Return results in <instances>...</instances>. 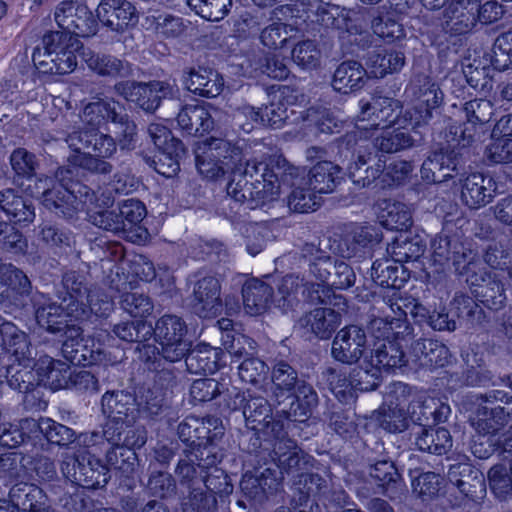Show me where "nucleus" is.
Listing matches in <instances>:
<instances>
[{"mask_svg": "<svg viewBox=\"0 0 512 512\" xmlns=\"http://www.w3.org/2000/svg\"><path fill=\"white\" fill-rule=\"evenodd\" d=\"M34 197H42L44 206L57 215L71 217L75 212L87 210L90 221L97 227L111 231H123V219L116 210H105L89 188L79 183L71 188L66 183H55L52 178L35 181Z\"/></svg>", "mask_w": 512, "mask_h": 512, "instance_id": "nucleus-1", "label": "nucleus"}, {"mask_svg": "<svg viewBox=\"0 0 512 512\" xmlns=\"http://www.w3.org/2000/svg\"><path fill=\"white\" fill-rule=\"evenodd\" d=\"M119 445L121 432L111 424H106L103 433L92 432L80 434L74 438L73 446L63 454L61 471L65 478L85 486L98 488L108 482V468L99 459L90 455L89 449H94L104 442Z\"/></svg>", "mask_w": 512, "mask_h": 512, "instance_id": "nucleus-2", "label": "nucleus"}, {"mask_svg": "<svg viewBox=\"0 0 512 512\" xmlns=\"http://www.w3.org/2000/svg\"><path fill=\"white\" fill-rule=\"evenodd\" d=\"M285 166L284 159L270 160L269 163L256 159L247 161L244 174L251 178L259 175L260 178L250 184L244 178L232 180L227 185V194L240 203L247 200L254 201L256 205L272 202L278 199L283 188L287 186L286 178L297 174V168Z\"/></svg>", "mask_w": 512, "mask_h": 512, "instance_id": "nucleus-3", "label": "nucleus"}, {"mask_svg": "<svg viewBox=\"0 0 512 512\" xmlns=\"http://www.w3.org/2000/svg\"><path fill=\"white\" fill-rule=\"evenodd\" d=\"M76 320L68 313L66 304L45 302L36 310V321L40 327L50 333L65 330V340L62 345L63 356L73 364L92 365L102 361V345L94 339H83L82 331L74 324Z\"/></svg>", "mask_w": 512, "mask_h": 512, "instance_id": "nucleus-4", "label": "nucleus"}, {"mask_svg": "<svg viewBox=\"0 0 512 512\" xmlns=\"http://www.w3.org/2000/svg\"><path fill=\"white\" fill-rule=\"evenodd\" d=\"M385 395L384 406L380 412V424L388 432H401L407 428L409 414L410 419L424 425L429 416H434L435 421H443L450 413L449 406L441 405L438 410H432L426 403L424 395L411 396V388L403 382H394L388 387Z\"/></svg>", "mask_w": 512, "mask_h": 512, "instance_id": "nucleus-5", "label": "nucleus"}, {"mask_svg": "<svg viewBox=\"0 0 512 512\" xmlns=\"http://www.w3.org/2000/svg\"><path fill=\"white\" fill-rule=\"evenodd\" d=\"M66 142L72 153L68 156V168H61L56 174L59 183H64L67 178L65 173L72 174V169L83 168L98 174L112 172V165L105 160L117 151V144L112 136L97 130L82 131L79 128L69 133Z\"/></svg>", "mask_w": 512, "mask_h": 512, "instance_id": "nucleus-6", "label": "nucleus"}, {"mask_svg": "<svg viewBox=\"0 0 512 512\" xmlns=\"http://www.w3.org/2000/svg\"><path fill=\"white\" fill-rule=\"evenodd\" d=\"M81 43L64 32L52 31L42 38V47H37L32 60L43 74L65 75L77 67V52Z\"/></svg>", "mask_w": 512, "mask_h": 512, "instance_id": "nucleus-7", "label": "nucleus"}, {"mask_svg": "<svg viewBox=\"0 0 512 512\" xmlns=\"http://www.w3.org/2000/svg\"><path fill=\"white\" fill-rule=\"evenodd\" d=\"M403 341H378L370 353L364 356L358 370L359 376L363 378L364 388L375 389L380 384L383 372L395 371L405 366L406 357L401 344Z\"/></svg>", "mask_w": 512, "mask_h": 512, "instance_id": "nucleus-8", "label": "nucleus"}, {"mask_svg": "<svg viewBox=\"0 0 512 512\" xmlns=\"http://www.w3.org/2000/svg\"><path fill=\"white\" fill-rule=\"evenodd\" d=\"M63 287L66 296L62 302L75 319L85 317L88 309L99 316H104L112 310V302L108 296L100 297L97 293H91L84 283V277L74 271L64 275Z\"/></svg>", "mask_w": 512, "mask_h": 512, "instance_id": "nucleus-9", "label": "nucleus"}, {"mask_svg": "<svg viewBox=\"0 0 512 512\" xmlns=\"http://www.w3.org/2000/svg\"><path fill=\"white\" fill-rule=\"evenodd\" d=\"M406 91L413 97L414 106L406 111L405 121L408 120L412 129L416 130L429 123L433 110L443 101V94L438 84L428 76L414 78Z\"/></svg>", "mask_w": 512, "mask_h": 512, "instance_id": "nucleus-10", "label": "nucleus"}, {"mask_svg": "<svg viewBox=\"0 0 512 512\" xmlns=\"http://www.w3.org/2000/svg\"><path fill=\"white\" fill-rule=\"evenodd\" d=\"M160 409L158 402H147L145 406H140L134 395L125 391L106 392L102 396V411L108 418L106 424H111L114 428L119 425L129 426L141 415H157Z\"/></svg>", "mask_w": 512, "mask_h": 512, "instance_id": "nucleus-11", "label": "nucleus"}, {"mask_svg": "<svg viewBox=\"0 0 512 512\" xmlns=\"http://www.w3.org/2000/svg\"><path fill=\"white\" fill-rule=\"evenodd\" d=\"M152 333L161 347L163 358L167 361L178 362L191 350V342L185 338L186 323L179 316L163 315L156 321Z\"/></svg>", "mask_w": 512, "mask_h": 512, "instance_id": "nucleus-12", "label": "nucleus"}, {"mask_svg": "<svg viewBox=\"0 0 512 512\" xmlns=\"http://www.w3.org/2000/svg\"><path fill=\"white\" fill-rule=\"evenodd\" d=\"M54 20L61 32L69 36L91 37L97 33L98 21L88 6L77 0H64L54 10Z\"/></svg>", "mask_w": 512, "mask_h": 512, "instance_id": "nucleus-13", "label": "nucleus"}, {"mask_svg": "<svg viewBox=\"0 0 512 512\" xmlns=\"http://www.w3.org/2000/svg\"><path fill=\"white\" fill-rule=\"evenodd\" d=\"M359 108L355 122V127L359 131L387 129L398 123L402 112L399 100L381 96L373 97L371 101L361 100Z\"/></svg>", "mask_w": 512, "mask_h": 512, "instance_id": "nucleus-14", "label": "nucleus"}, {"mask_svg": "<svg viewBox=\"0 0 512 512\" xmlns=\"http://www.w3.org/2000/svg\"><path fill=\"white\" fill-rule=\"evenodd\" d=\"M298 12L305 14L304 21L318 23L325 28L346 30L349 33L356 32L352 25L357 12L352 9L342 8L337 5L323 2L322 0H299Z\"/></svg>", "mask_w": 512, "mask_h": 512, "instance_id": "nucleus-15", "label": "nucleus"}, {"mask_svg": "<svg viewBox=\"0 0 512 512\" xmlns=\"http://www.w3.org/2000/svg\"><path fill=\"white\" fill-rule=\"evenodd\" d=\"M148 132L158 149L154 160L155 170L168 178L175 176L180 170L179 160L185 154L183 144L173 137L164 125L153 123L149 126Z\"/></svg>", "mask_w": 512, "mask_h": 512, "instance_id": "nucleus-16", "label": "nucleus"}, {"mask_svg": "<svg viewBox=\"0 0 512 512\" xmlns=\"http://www.w3.org/2000/svg\"><path fill=\"white\" fill-rule=\"evenodd\" d=\"M176 84L170 81H152L149 83L120 82L116 91L126 100L136 103L147 112L155 111L162 98L172 97Z\"/></svg>", "mask_w": 512, "mask_h": 512, "instance_id": "nucleus-17", "label": "nucleus"}, {"mask_svg": "<svg viewBox=\"0 0 512 512\" xmlns=\"http://www.w3.org/2000/svg\"><path fill=\"white\" fill-rule=\"evenodd\" d=\"M227 406L231 410H242L248 426L254 430H267L271 427V408L268 401L261 396L240 392L234 388L229 394Z\"/></svg>", "mask_w": 512, "mask_h": 512, "instance_id": "nucleus-18", "label": "nucleus"}, {"mask_svg": "<svg viewBox=\"0 0 512 512\" xmlns=\"http://www.w3.org/2000/svg\"><path fill=\"white\" fill-rule=\"evenodd\" d=\"M494 413V410L490 413L484 412L472 420L475 434L472 436L470 449L472 454L479 459L489 458L496 445L500 444L499 431L502 423L496 419Z\"/></svg>", "mask_w": 512, "mask_h": 512, "instance_id": "nucleus-19", "label": "nucleus"}, {"mask_svg": "<svg viewBox=\"0 0 512 512\" xmlns=\"http://www.w3.org/2000/svg\"><path fill=\"white\" fill-rule=\"evenodd\" d=\"M224 434L222 421L214 416H207L203 419L190 416L182 421L178 426V435L184 442L195 443L198 445H212Z\"/></svg>", "mask_w": 512, "mask_h": 512, "instance_id": "nucleus-20", "label": "nucleus"}, {"mask_svg": "<svg viewBox=\"0 0 512 512\" xmlns=\"http://www.w3.org/2000/svg\"><path fill=\"white\" fill-rule=\"evenodd\" d=\"M365 345L366 334L361 327L345 326L337 332L332 342L331 354L339 362L353 364L363 355Z\"/></svg>", "mask_w": 512, "mask_h": 512, "instance_id": "nucleus-21", "label": "nucleus"}, {"mask_svg": "<svg viewBox=\"0 0 512 512\" xmlns=\"http://www.w3.org/2000/svg\"><path fill=\"white\" fill-rule=\"evenodd\" d=\"M497 192V183L489 175L472 173L462 180L461 200L472 209H478L490 203Z\"/></svg>", "mask_w": 512, "mask_h": 512, "instance_id": "nucleus-22", "label": "nucleus"}, {"mask_svg": "<svg viewBox=\"0 0 512 512\" xmlns=\"http://www.w3.org/2000/svg\"><path fill=\"white\" fill-rule=\"evenodd\" d=\"M221 286L219 280L212 275L200 278L193 289V309L202 318H210L221 308Z\"/></svg>", "mask_w": 512, "mask_h": 512, "instance_id": "nucleus-23", "label": "nucleus"}, {"mask_svg": "<svg viewBox=\"0 0 512 512\" xmlns=\"http://www.w3.org/2000/svg\"><path fill=\"white\" fill-rule=\"evenodd\" d=\"M97 18L113 31H122L137 21L136 9L128 0H102Z\"/></svg>", "mask_w": 512, "mask_h": 512, "instance_id": "nucleus-24", "label": "nucleus"}, {"mask_svg": "<svg viewBox=\"0 0 512 512\" xmlns=\"http://www.w3.org/2000/svg\"><path fill=\"white\" fill-rule=\"evenodd\" d=\"M37 384L49 387L51 390L69 389L70 367L60 360L44 355L34 364Z\"/></svg>", "mask_w": 512, "mask_h": 512, "instance_id": "nucleus-25", "label": "nucleus"}, {"mask_svg": "<svg viewBox=\"0 0 512 512\" xmlns=\"http://www.w3.org/2000/svg\"><path fill=\"white\" fill-rule=\"evenodd\" d=\"M183 83L189 91L208 98L220 95L224 87V80L217 71L203 67L189 71Z\"/></svg>", "mask_w": 512, "mask_h": 512, "instance_id": "nucleus-26", "label": "nucleus"}, {"mask_svg": "<svg viewBox=\"0 0 512 512\" xmlns=\"http://www.w3.org/2000/svg\"><path fill=\"white\" fill-rule=\"evenodd\" d=\"M117 110H121V104L110 98H95L87 103L80 115V121L83 126L77 127L82 131H95L107 121L116 119Z\"/></svg>", "mask_w": 512, "mask_h": 512, "instance_id": "nucleus-27", "label": "nucleus"}, {"mask_svg": "<svg viewBox=\"0 0 512 512\" xmlns=\"http://www.w3.org/2000/svg\"><path fill=\"white\" fill-rule=\"evenodd\" d=\"M375 213L379 223L390 230H406L412 224L410 207L400 201L382 199L376 204Z\"/></svg>", "mask_w": 512, "mask_h": 512, "instance_id": "nucleus-28", "label": "nucleus"}, {"mask_svg": "<svg viewBox=\"0 0 512 512\" xmlns=\"http://www.w3.org/2000/svg\"><path fill=\"white\" fill-rule=\"evenodd\" d=\"M271 432H275V443L273 444L272 459L277 466L284 471H290L299 466L302 451L296 443L286 437L280 423H272Z\"/></svg>", "mask_w": 512, "mask_h": 512, "instance_id": "nucleus-29", "label": "nucleus"}, {"mask_svg": "<svg viewBox=\"0 0 512 512\" xmlns=\"http://www.w3.org/2000/svg\"><path fill=\"white\" fill-rule=\"evenodd\" d=\"M0 335L6 350L12 354L14 360L24 367H29L33 357L30 341L25 332L19 330L11 322L0 325Z\"/></svg>", "mask_w": 512, "mask_h": 512, "instance_id": "nucleus-30", "label": "nucleus"}, {"mask_svg": "<svg viewBox=\"0 0 512 512\" xmlns=\"http://www.w3.org/2000/svg\"><path fill=\"white\" fill-rule=\"evenodd\" d=\"M492 111L490 101L475 99L467 102L464 107L467 122L462 130V138L468 142L479 139L484 132V125L492 116Z\"/></svg>", "mask_w": 512, "mask_h": 512, "instance_id": "nucleus-31", "label": "nucleus"}, {"mask_svg": "<svg viewBox=\"0 0 512 512\" xmlns=\"http://www.w3.org/2000/svg\"><path fill=\"white\" fill-rule=\"evenodd\" d=\"M280 485V479L269 468L260 474H245L241 480L242 491L249 498L259 502L277 493Z\"/></svg>", "mask_w": 512, "mask_h": 512, "instance_id": "nucleus-32", "label": "nucleus"}, {"mask_svg": "<svg viewBox=\"0 0 512 512\" xmlns=\"http://www.w3.org/2000/svg\"><path fill=\"white\" fill-rule=\"evenodd\" d=\"M342 168L332 161H318L310 169L307 185L320 194L334 191L342 180Z\"/></svg>", "mask_w": 512, "mask_h": 512, "instance_id": "nucleus-33", "label": "nucleus"}, {"mask_svg": "<svg viewBox=\"0 0 512 512\" xmlns=\"http://www.w3.org/2000/svg\"><path fill=\"white\" fill-rule=\"evenodd\" d=\"M192 373L213 374L225 364L224 352L220 348L200 345L184 357Z\"/></svg>", "mask_w": 512, "mask_h": 512, "instance_id": "nucleus-34", "label": "nucleus"}, {"mask_svg": "<svg viewBox=\"0 0 512 512\" xmlns=\"http://www.w3.org/2000/svg\"><path fill=\"white\" fill-rule=\"evenodd\" d=\"M478 2L479 0H450L445 16L452 31L462 34L476 24Z\"/></svg>", "mask_w": 512, "mask_h": 512, "instance_id": "nucleus-35", "label": "nucleus"}, {"mask_svg": "<svg viewBox=\"0 0 512 512\" xmlns=\"http://www.w3.org/2000/svg\"><path fill=\"white\" fill-rule=\"evenodd\" d=\"M367 71L356 61L342 62L335 70L332 87L334 90L347 94L361 89L366 82Z\"/></svg>", "mask_w": 512, "mask_h": 512, "instance_id": "nucleus-36", "label": "nucleus"}, {"mask_svg": "<svg viewBox=\"0 0 512 512\" xmlns=\"http://www.w3.org/2000/svg\"><path fill=\"white\" fill-rule=\"evenodd\" d=\"M412 353L423 367L441 368L449 364V349L442 343L432 339H420L412 345Z\"/></svg>", "mask_w": 512, "mask_h": 512, "instance_id": "nucleus-37", "label": "nucleus"}, {"mask_svg": "<svg viewBox=\"0 0 512 512\" xmlns=\"http://www.w3.org/2000/svg\"><path fill=\"white\" fill-rule=\"evenodd\" d=\"M370 330L379 341L390 339L406 340L411 334V328L408 323L397 315L396 312L385 311L384 317L371 320Z\"/></svg>", "mask_w": 512, "mask_h": 512, "instance_id": "nucleus-38", "label": "nucleus"}, {"mask_svg": "<svg viewBox=\"0 0 512 512\" xmlns=\"http://www.w3.org/2000/svg\"><path fill=\"white\" fill-rule=\"evenodd\" d=\"M341 322L338 312L330 308H316L300 320L303 327L308 328L320 339H328Z\"/></svg>", "mask_w": 512, "mask_h": 512, "instance_id": "nucleus-39", "label": "nucleus"}, {"mask_svg": "<svg viewBox=\"0 0 512 512\" xmlns=\"http://www.w3.org/2000/svg\"><path fill=\"white\" fill-rule=\"evenodd\" d=\"M272 293V288L260 280L246 282L242 290L245 312L251 316L263 314L269 308Z\"/></svg>", "mask_w": 512, "mask_h": 512, "instance_id": "nucleus-40", "label": "nucleus"}, {"mask_svg": "<svg viewBox=\"0 0 512 512\" xmlns=\"http://www.w3.org/2000/svg\"><path fill=\"white\" fill-rule=\"evenodd\" d=\"M359 366L355 367L349 375L330 371L328 382L331 391L341 402H348L356 397L357 391H371L364 388L363 378L358 373Z\"/></svg>", "mask_w": 512, "mask_h": 512, "instance_id": "nucleus-41", "label": "nucleus"}, {"mask_svg": "<svg viewBox=\"0 0 512 512\" xmlns=\"http://www.w3.org/2000/svg\"><path fill=\"white\" fill-rule=\"evenodd\" d=\"M177 123L188 134H203L213 128L212 115L204 105H189L177 115Z\"/></svg>", "mask_w": 512, "mask_h": 512, "instance_id": "nucleus-42", "label": "nucleus"}, {"mask_svg": "<svg viewBox=\"0 0 512 512\" xmlns=\"http://www.w3.org/2000/svg\"><path fill=\"white\" fill-rule=\"evenodd\" d=\"M371 277L376 284L392 288H400L407 279L404 266L393 258L374 261Z\"/></svg>", "mask_w": 512, "mask_h": 512, "instance_id": "nucleus-43", "label": "nucleus"}, {"mask_svg": "<svg viewBox=\"0 0 512 512\" xmlns=\"http://www.w3.org/2000/svg\"><path fill=\"white\" fill-rule=\"evenodd\" d=\"M427 421L419 426L420 431L416 432V445L421 451L441 455L452 446L450 432L443 427L424 428Z\"/></svg>", "mask_w": 512, "mask_h": 512, "instance_id": "nucleus-44", "label": "nucleus"}, {"mask_svg": "<svg viewBox=\"0 0 512 512\" xmlns=\"http://www.w3.org/2000/svg\"><path fill=\"white\" fill-rule=\"evenodd\" d=\"M9 498L15 503L18 510L26 512H39L45 507L46 496L42 489L33 484L19 483L9 492Z\"/></svg>", "mask_w": 512, "mask_h": 512, "instance_id": "nucleus-45", "label": "nucleus"}, {"mask_svg": "<svg viewBox=\"0 0 512 512\" xmlns=\"http://www.w3.org/2000/svg\"><path fill=\"white\" fill-rule=\"evenodd\" d=\"M426 244L419 235L401 233L387 247V252L396 262L418 259L425 251Z\"/></svg>", "mask_w": 512, "mask_h": 512, "instance_id": "nucleus-46", "label": "nucleus"}, {"mask_svg": "<svg viewBox=\"0 0 512 512\" xmlns=\"http://www.w3.org/2000/svg\"><path fill=\"white\" fill-rule=\"evenodd\" d=\"M405 63L402 52L392 49H382L373 52L368 60L367 67L376 78H382L389 73L398 72Z\"/></svg>", "mask_w": 512, "mask_h": 512, "instance_id": "nucleus-47", "label": "nucleus"}, {"mask_svg": "<svg viewBox=\"0 0 512 512\" xmlns=\"http://www.w3.org/2000/svg\"><path fill=\"white\" fill-rule=\"evenodd\" d=\"M201 145L209 151V156H214L227 170L234 171L242 165L241 149L226 139L210 138Z\"/></svg>", "mask_w": 512, "mask_h": 512, "instance_id": "nucleus-48", "label": "nucleus"}, {"mask_svg": "<svg viewBox=\"0 0 512 512\" xmlns=\"http://www.w3.org/2000/svg\"><path fill=\"white\" fill-rule=\"evenodd\" d=\"M0 209L17 223H30L35 218L34 209L12 189L0 192Z\"/></svg>", "mask_w": 512, "mask_h": 512, "instance_id": "nucleus-49", "label": "nucleus"}, {"mask_svg": "<svg viewBox=\"0 0 512 512\" xmlns=\"http://www.w3.org/2000/svg\"><path fill=\"white\" fill-rule=\"evenodd\" d=\"M84 57L88 67L102 76H126L131 72L127 62L111 55L88 53Z\"/></svg>", "mask_w": 512, "mask_h": 512, "instance_id": "nucleus-50", "label": "nucleus"}, {"mask_svg": "<svg viewBox=\"0 0 512 512\" xmlns=\"http://www.w3.org/2000/svg\"><path fill=\"white\" fill-rule=\"evenodd\" d=\"M29 284L28 277L20 269L0 263V302L9 299L14 291H25Z\"/></svg>", "mask_w": 512, "mask_h": 512, "instance_id": "nucleus-51", "label": "nucleus"}, {"mask_svg": "<svg viewBox=\"0 0 512 512\" xmlns=\"http://www.w3.org/2000/svg\"><path fill=\"white\" fill-rule=\"evenodd\" d=\"M290 89L288 87L279 88L277 92L271 95V102L262 109L263 125L273 128H280L288 118L287 104L284 102Z\"/></svg>", "mask_w": 512, "mask_h": 512, "instance_id": "nucleus-52", "label": "nucleus"}, {"mask_svg": "<svg viewBox=\"0 0 512 512\" xmlns=\"http://www.w3.org/2000/svg\"><path fill=\"white\" fill-rule=\"evenodd\" d=\"M374 145L385 153H397L411 148L414 139L403 129L384 130L381 135L375 138Z\"/></svg>", "mask_w": 512, "mask_h": 512, "instance_id": "nucleus-53", "label": "nucleus"}, {"mask_svg": "<svg viewBox=\"0 0 512 512\" xmlns=\"http://www.w3.org/2000/svg\"><path fill=\"white\" fill-rule=\"evenodd\" d=\"M189 7L202 18L220 21L228 15L232 0H186Z\"/></svg>", "mask_w": 512, "mask_h": 512, "instance_id": "nucleus-54", "label": "nucleus"}, {"mask_svg": "<svg viewBox=\"0 0 512 512\" xmlns=\"http://www.w3.org/2000/svg\"><path fill=\"white\" fill-rule=\"evenodd\" d=\"M370 156L371 153L367 156L359 154L357 160L349 166V177L357 186H369L380 176L384 169V165L379 161L376 167H367L362 170V168L369 162Z\"/></svg>", "mask_w": 512, "mask_h": 512, "instance_id": "nucleus-55", "label": "nucleus"}, {"mask_svg": "<svg viewBox=\"0 0 512 512\" xmlns=\"http://www.w3.org/2000/svg\"><path fill=\"white\" fill-rule=\"evenodd\" d=\"M272 383L274 385V395L280 403V397L284 393H290L298 384L297 372L288 363L278 362L272 371Z\"/></svg>", "mask_w": 512, "mask_h": 512, "instance_id": "nucleus-56", "label": "nucleus"}, {"mask_svg": "<svg viewBox=\"0 0 512 512\" xmlns=\"http://www.w3.org/2000/svg\"><path fill=\"white\" fill-rule=\"evenodd\" d=\"M370 476L379 482V485L386 487L389 497H394L393 490H399L402 483L399 481V474L394 464L389 461H380L370 468Z\"/></svg>", "mask_w": 512, "mask_h": 512, "instance_id": "nucleus-57", "label": "nucleus"}, {"mask_svg": "<svg viewBox=\"0 0 512 512\" xmlns=\"http://www.w3.org/2000/svg\"><path fill=\"white\" fill-rule=\"evenodd\" d=\"M225 350L238 361L256 353V342L240 333H226L222 339Z\"/></svg>", "mask_w": 512, "mask_h": 512, "instance_id": "nucleus-58", "label": "nucleus"}, {"mask_svg": "<svg viewBox=\"0 0 512 512\" xmlns=\"http://www.w3.org/2000/svg\"><path fill=\"white\" fill-rule=\"evenodd\" d=\"M321 194L308 187H296L289 196L288 205L299 213L315 211L320 206Z\"/></svg>", "mask_w": 512, "mask_h": 512, "instance_id": "nucleus-59", "label": "nucleus"}, {"mask_svg": "<svg viewBox=\"0 0 512 512\" xmlns=\"http://www.w3.org/2000/svg\"><path fill=\"white\" fill-rule=\"evenodd\" d=\"M491 63L498 71L512 68V31L505 32L496 38Z\"/></svg>", "mask_w": 512, "mask_h": 512, "instance_id": "nucleus-60", "label": "nucleus"}, {"mask_svg": "<svg viewBox=\"0 0 512 512\" xmlns=\"http://www.w3.org/2000/svg\"><path fill=\"white\" fill-rule=\"evenodd\" d=\"M27 248V240L15 227L6 222H0V249L2 251L20 255L24 254Z\"/></svg>", "mask_w": 512, "mask_h": 512, "instance_id": "nucleus-61", "label": "nucleus"}, {"mask_svg": "<svg viewBox=\"0 0 512 512\" xmlns=\"http://www.w3.org/2000/svg\"><path fill=\"white\" fill-rule=\"evenodd\" d=\"M321 52L314 41L305 40L292 50V60L303 69H315L320 65Z\"/></svg>", "mask_w": 512, "mask_h": 512, "instance_id": "nucleus-62", "label": "nucleus"}, {"mask_svg": "<svg viewBox=\"0 0 512 512\" xmlns=\"http://www.w3.org/2000/svg\"><path fill=\"white\" fill-rule=\"evenodd\" d=\"M114 448L107 452V462L111 467L128 476L132 474L137 466V454L134 450L113 445Z\"/></svg>", "mask_w": 512, "mask_h": 512, "instance_id": "nucleus-63", "label": "nucleus"}, {"mask_svg": "<svg viewBox=\"0 0 512 512\" xmlns=\"http://www.w3.org/2000/svg\"><path fill=\"white\" fill-rule=\"evenodd\" d=\"M268 371L265 362L253 356L245 358L238 366L241 381L253 385L262 383L267 378Z\"/></svg>", "mask_w": 512, "mask_h": 512, "instance_id": "nucleus-64", "label": "nucleus"}]
</instances>
